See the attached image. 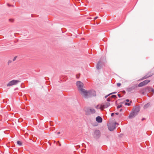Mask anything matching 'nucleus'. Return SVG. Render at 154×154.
Wrapping results in <instances>:
<instances>
[{
  "mask_svg": "<svg viewBox=\"0 0 154 154\" xmlns=\"http://www.w3.org/2000/svg\"><path fill=\"white\" fill-rule=\"evenodd\" d=\"M20 82V81L17 80H13L10 81L7 85V86H10L13 85L17 84L18 82Z\"/></svg>",
  "mask_w": 154,
  "mask_h": 154,
  "instance_id": "nucleus-5",
  "label": "nucleus"
},
{
  "mask_svg": "<svg viewBox=\"0 0 154 154\" xmlns=\"http://www.w3.org/2000/svg\"><path fill=\"white\" fill-rule=\"evenodd\" d=\"M90 108H87L85 110V114L87 115H89L91 114L90 111L89 110Z\"/></svg>",
  "mask_w": 154,
  "mask_h": 154,
  "instance_id": "nucleus-14",
  "label": "nucleus"
},
{
  "mask_svg": "<svg viewBox=\"0 0 154 154\" xmlns=\"http://www.w3.org/2000/svg\"><path fill=\"white\" fill-rule=\"evenodd\" d=\"M118 96L119 97H121V95L119 94H118Z\"/></svg>",
  "mask_w": 154,
  "mask_h": 154,
  "instance_id": "nucleus-30",
  "label": "nucleus"
},
{
  "mask_svg": "<svg viewBox=\"0 0 154 154\" xmlns=\"http://www.w3.org/2000/svg\"><path fill=\"white\" fill-rule=\"evenodd\" d=\"M125 101L127 102H129L130 100H129L128 99L126 100Z\"/></svg>",
  "mask_w": 154,
  "mask_h": 154,
  "instance_id": "nucleus-31",
  "label": "nucleus"
},
{
  "mask_svg": "<svg viewBox=\"0 0 154 154\" xmlns=\"http://www.w3.org/2000/svg\"><path fill=\"white\" fill-rule=\"evenodd\" d=\"M110 94L106 95V96H105V98H106L107 97H108L109 96H110Z\"/></svg>",
  "mask_w": 154,
  "mask_h": 154,
  "instance_id": "nucleus-25",
  "label": "nucleus"
},
{
  "mask_svg": "<svg viewBox=\"0 0 154 154\" xmlns=\"http://www.w3.org/2000/svg\"><path fill=\"white\" fill-rule=\"evenodd\" d=\"M111 98H116L117 97L116 95H113L111 96Z\"/></svg>",
  "mask_w": 154,
  "mask_h": 154,
  "instance_id": "nucleus-23",
  "label": "nucleus"
},
{
  "mask_svg": "<svg viewBox=\"0 0 154 154\" xmlns=\"http://www.w3.org/2000/svg\"><path fill=\"white\" fill-rule=\"evenodd\" d=\"M103 64V63L101 60H99L97 65V69H100Z\"/></svg>",
  "mask_w": 154,
  "mask_h": 154,
  "instance_id": "nucleus-10",
  "label": "nucleus"
},
{
  "mask_svg": "<svg viewBox=\"0 0 154 154\" xmlns=\"http://www.w3.org/2000/svg\"><path fill=\"white\" fill-rule=\"evenodd\" d=\"M17 57V56L14 57V59H13V61H14L16 60Z\"/></svg>",
  "mask_w": 154,
  "mask_h": 154,
  "instance_id": "nucleus-27",
  "label": "nucleus"
},
{
  "mask_svg": "<svg viewBox=\"0 0 154 154\" xmlns=\"http://www.w3.org/2000/svg\"><path fill=\"white\" fill-rule=\"evenodd\" d=\"M144 119H145V118H143L142 119V121H143V120Z\"/></svg>",
  "mask_w": 154,
  "mask_h": 154,
  "instance_id": "nucleus-37",
  "label": "nucleus"
},
{
  "mask_svg": "<svg viewBox=\"0 0 154 154\" xmlns=\"http://www.w3.org/2000/svg\"><path fill=\"white\" fill-rule=\"evenodd\" d=\"M151 92H152L153 93H154V89L151 88Z\"/></svg>",
  "mask_w": 154,
  "mask_h": 154,
  "instance_id": "nucleus-24",
  "label": "nucleus"
},
{
  "mask_svg": "<svg viewBox=\"0 0 154 154\" xmlns=\"http://www.w3.org/2000/svg\"><path fill=\"white\" fill-rule=\"evenodd\" d=\"M152 74H151L150 75H146L143 77V79H145L152 76Z\"/></svg>",
  "mask_w": 154,
  "mask_h": 154,
  "instance_id": "nucleus-16",
  "label": "nucleus"
},
{
  "mask_svg": "<svg viewBox=\"0 0 154 154\" xmlns=\"http://www.w3.org/2000/svg\"><path fill=\"white\" fill-rule=\"evenodd\" d=\"M76 85L79 91H80L83 89V83L80 81H78L76 82Z\"/></svg>",
  "mask_w": 154,
  "mask_h": 154,
  "instance_id": "nucleus-4",
  "label": "nucleus"
},
{
  "mask_svg": "<svg viewBox=\"0 0 154 154\" xmlns=\"http://www.w3.org/2000/svg\"><path fill=\"white\" fill-rule=\"evenodd\" d=\"M118 125L116 122L114 123H110L108 125L109 130L110 131H113L115 128L116 125Z\"/></svg>",
  "mask_w": 154,
  "mask_h": 154,
  "instance_id": "nucleus-1",
  "label": "nucleus"
},
{
  "mask_svg": "<svg viewBox=\"0 0 154 154\" xmlns=\"http://www.w3.org/2000/svg\"><path fill=\"white\" fill-rule=\"evenodd\" d=\"M122 106V105H118L117 106V108L118 109H119L120 108H121Z\"/></svg>",
  "mask_w": 154,
  "mask_h": 154,
  "instance_id": "nucleus-21",
  "label": "nucleus"
},
{
  "mask_svg": "<svg viewBox=\"0 0 154 154\" xmlns=\"http://www.w3.org/2000/svg\"><path fill=\"white\" fill-rule=\"evenodd\" d=\"M115 114L117 115L119 114V113L118 112H116L115 113Z\"/></svg>",
  "mask_w": 154,
  "mask_h": 154,
  "instance_id": "nucleus-34",
  "label": "nucleus"
},
{
  "mask_svg": "<svg viewBox=\"0 0 154 154\" xmlns=\"http://www.w3.org/2000/svg\"><path fill=\"white\" fill-rule=\"evenodd\" d=\"M11 19H9V20H10V21H11Z\"/></svg>",
  "mask_w": 154,
  "mask_h": 154,
  "instance_id": "nucleus-40",
  "label": "nucleus"
},
{
  "mask_svg": "<svg viewBox=\"0 0 154 154\" xmlns=\"http://www.w3.org/2000/svg\"><path fill=\"white\" fill-rule=\"evenodd\" d=\"M114 113H112L111 114V116H114Z\"/></svg>",
  "mask_w": 154,
  "mask_h": 154,
  "instance_id": "nucleus-29",
  "label": "nucleus"
},
{
  "mask_svg": "<svg viewBox=\"0 0 154 154\" xmlns=\"http://www.w3.org/2000/svg\"><path fill=\"white\" fill-rule=\"evenodd\" d=\"M93 136L96 139H98L100 136V132L99 130H95Z\"/></svg>",
  "mask_w": 154,
  "mask_h": 154,
  "instance_id": "nucleus-3",
  "label": "nucleus"
},
{
  "mask_svg": "<svg viewBox=\"0 0 154 154\" xmlns=\"http://www.w3.org/2000/svg\"><path fill=\"white\" fill-rule=\"evenodd\" d=\"M150 106V104L149 103H147V104H146L144 106V109H146L148 108Z\"/></svg>",
  "mask_w": 154,
  "mask_h": 154,
  "instance_id": "nucleus-18",
  "label": "nucleus"
},
{
  "mask_svg": "<svg viewBox=\"0 0 154 154\" xmlns=\"http://www.w3.org/2000/svg\"><path fill=\"white\" fill-rule=\"evenodd\" d=\"M110 105V103L109 102H106L103 104H102L101 105L100 109H104L107 108Z\"/></svg>",
  "mask_w": 154,
  "mask_h": 154,
  "instance_id": "nucleus-9",
  "label": "nucleus"
},
{
  "mask_svg": "<svg viewBox=\"0 0 154 154\" xmlns=\"http://www.w3.org/2000/svg\"><path fill=\"white\" fill-rule=\"evenodd\" d=\"M137 87V85H134L131 87H129L126 88V90L128 92H133L135 90H136Z\"/></svg>",
  "mask_w": 154,
  "mask_h": 154,
  "instance_id": "nucleus-2",
  "label": "nucleus"
},
{
  "mask_svg": "<svg viewBox=\"0 0 154 154\" xmlns=\"http://www.w3.org/2000/svg\"><path fill=\"white\" fill-rule=\"evenodd\" d=\"M98 18V17H96L94 18V20H95L97 19Z\"/></svg>",
  "mask_w": 154,
  "mask_h": 154,
  "instance_id": "nucleus-32",
  "label": "nucleus"
},
{
  "mask_svg": "<svg viewBox=\"0 0 154 154\" xmlns=\"http://www.w3.org/2000/svg\"><path fill=\"white\" fill-rule=\"evenodd\" d=\"M96 120L97 122L101 123L102 122V119L101 117L98 116L96 117Z\"/></svg>",
  "mask_w": 154,
  "mask_h": 154,
  "instance_id": "nucleus-12",
  "label": "nucleus"
},
{
  "mask_svg": "<svg viewBox=\"0 0 154 154\" xmlns=\"http://www.w3.org/2000/svg\"><path fill=\"white\" fill-rule=\"evenodd\" d=\"M107 101L109 102L111 101V99L110 97H109L108 98H107L106 99Z\"/></svg>",
  "mask_w": 154,
  "mask_h": 154,
  "instance_id": "nucleus-22",
  "label": "nucleus"
},
{
  "mask_svg": "<svg viewBox=\"0 0 154 154\" xmlns=\"http://www.w3.org/2000/svg\"><path fill=\"white\" fill-rule=\"evenodd\" d=\"M88 98L96 96V92L94 90L88 91Z\"/></svg>",
  "mask_w": 154,
  "mask_h": 154,
  "instance_id": "nucleus-7",
  "label": "nucleus"
},
{
  "mask_svg": "<svg viewBox=\"0 0 154 154\" xmlns=\"http://www.w3.org/2000/svg\"><path fill=\"white\" fill-rule=\"evenodd\" d=\"M140 108L139 107H134L133 112L137 115L138 112L140 111Z\"/></svg>",
  "mask_w": 154,
  "mask_h": 154,
  "instance_id": "nucleus-11",
  "label": "nucleus"
},
{
  "mask_svg": "<svg viewBox=\"0 0 154 154\" xmlns=\"http://www.w3.org/2000/svg\"><path fill=\"white\" fill-rule=\"evenodd\" d=\"M90 111L91 114H93L95 113L96 111L94 109H89Z\"/></svg>",
  "mask_w": 154,
  "mask_h": 154,
  "instance_id": "nucleus-17",
  "label": "nucleus"
},
{
  "mask_svg": "<svg viewBox=\"0 0 154 154\" xmlns=\"http://www.w3.org/2000/svg\"><path fill=\"white\" fill-rule=\"evenodd\" d=\"M17 144L19 146H21L22 144V143L20 141H17Z\"/></svg>",
  "mask_w": 154,
  "mask_h": 154,
  "instance_id": "nucleus-20",
  "label": "nucleus"
},
{
  "mask_svg": "<svg viewBox=\"0 0 154 154\" xmlns=\"http://www.w3.org/2000/svg\"><path fill=\"white\" fill-rule=\"evenodd\" d=\"M137 115L134 113L133 111L129 115V117L131 118L134 117Z\"/></svg>",
  "mask_w": 154,
  "mask_h": 154,
  "instance_id": "nucleus-13",
  "label": "nucleus"
},
{
  "mask_svg": "<svg viewBox=\"0 0 154 154\" xmlns=\"http://www.w3.org/2000/svg\"><path fill=\"white\" fill-rule=\"evenodd\" d=\"M122 109H120V111H122Z\"/></svg>",
  "mask_w": 154,
  "mask_h": 154,
  "instance_id": "nucleus-38",
  "label": "nucleus"
},
{
  "mask_svg": "<svg viewBox=\"0 0 154 154\" xmlns=\"http://www.w3.org/2000/svg\"><path fill=\"white\" fill-rule=\"evenodd\" d=\"M8 6H10V5L9 4H8Z\"/></svg>",
  "mask_w": 154,
  "mask_h": 154,
  "instance_id": "nucleus-39",
  "label": "nucleus"
},
{
  "mask_svg": "<svg viewBox=\"0 0 154 154\" xmlns=\"http://www.w3.org/2000/svg\"><path fill=\"white\" fill-rule=\"evenodd\" d=\"M60 134V132H57V134Z\"/></svg>",
  "mask_w": 154,
  "mask_h": 154,
  "instance_id": "nucleus-35",
  "label": "nucleus"
},
{
  "mask_svg": "<svg viewBox=\"0 0 154 154\" xmlns=\"http://www.w3.org/2000/svg\"><path fill=\"white\" fill-rule=\"evenodd\" d=\"M150 81L149 80H145L142 82L140 83L138 85V86L140 87L143 86L147 84Z\"/></svg>",
  "mask_w": 154,
  "mask_h": 154,
  "instance_id": "nucleus-8",
  "label": "nucleus"
},
{
  "mask_svg": "<svg viewBox=\"0 0 154 154\" xmlns=\"http://www.w3.org/2000/svg\"><path fill=\"white\" fill-rule=\"evenodd\" d=\"M144 92H143V94H144Z\"/></svg>",
  "mask_w": 154,
  "mask_h": 154,
  "instance_id": "nucleus-41",
  "label": "nucleus"
},
{
  "mask_svg": "<svg viewBox=\"0 0 154 154\" xmlns=\"http://www.w3.org/2000/svg\"><path fill=\"white\" fill-rule=\"evenodd\" d=\"M121 85V83H118L117 84V86H118V87H119Z\"/></svg>",
  "mask_w": 154,
  "mask_h": 154,
  "instance_id": "nucleus-28",
  "label": "nucleus"
},
{
  "mask_svg": "<svg viewBox=\"0 0 154 154\" xmlns=\"http://www.w3.org/2000/svg\"><path fill=\"white\" fill-rule=\"evenodd\" d=\"M131 103H132V101H131L130 103L125 102V105H128V106H130L131 105Z\"/></svg>",
  "mask_w": 154,
  "mask_h": 154,
  "instance_id": "nucleus-19",
  "label": "nucleus"
},
{
  "mask_svg": "<svg viewBox=\"0 0 154 154\" xmlns=\"http://www.w3.org/2000/svg\"><path fill=\"white\" fill-rule=\"evenodd\" d=\"M80 91H81V94L83 95L85 98H88V91L84 89H83Z\"/></svg>",
  "mask_w": 154,
  "mask_h": 154,
  "instance_id": "nucleus-6",
  "label": "nucleus"
},
{
  "mask_svg": "<svg viewBox=\"0 0 154 154\" xmlns=\"http://www.w3.org/2000/svg\"><path fill=\"white\" fill-rule=\"evenodd\" d=\"M122 93H123V94H125V93H126V92H125V91H122Z\"/></svg>",
  "mask_w": 154,
  "mask_h": 154,
  "instance_id": "nucleus-33",
  "label": "nucleus"
},
{
  "mask_svg": "<svg viewBox=\"0 0 154 154\" xmlns=\"http://www.w3.org/2000/svg\"><path fill=\"white\" fill-rule=\"evenodd\" d=\"M116 92H113L111 93H110V94L111 95L113 94H116Z\"/></svg>",
  "mask_w": 154,
  "mask_h": 154,
  "instance_id": "nucleus-26",
  "label": "nucleus"
},
{
  "mask_svg": "<svg viewBox=\"0 0 154 154\" xmlns=\"http://www.w3.org/2000/svg\"><path fill=\"white\" fill-rule=\"evenodd\" d=\"M151 88L150 87H146L144 89V91L147 92H151Z\"/></svg>",
  "mask_w": 154,
  "mask_h": 154,
  "instance_id": "nucleus-15",
  "label": "nucleus"
},
{
  "mask_svg": "<svg viewBox=\"0 0 154 154\" xmlns=\"http://www.w3.org/2000/svg\"><path fill=\"white\" fill-rule=\"evenodd\" d=\"M11 61H10V60H9L8 61V63H11Z\"/></svg>",
  "mask_w": 154,
  "mask_h": 154,
  "instance_id": "nucleus-36",
  "label": "nucleus"
}]
</instances>
